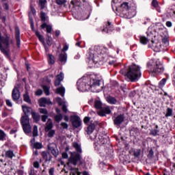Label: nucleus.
<instances>
[{
    "label": "nucleus",
    "mask_w": 175,
    "mask_h": 175,
    "mask_svg": "<svg viewBox=\"0 0 175 175\" xmlns=\"http://www.w3.org/2000/svg\"><path fill=\"white\" fill-rule=\"evenodd\" d=\"M127 79L131 81H137L142 77V72L140 71V66L133 64L129 67L128 72L124 75Z\"/></svg>",
    "instance_id": "f257e3e1"
},
{
    "label": "nucleus",
    "mask_w": 175,
    "mask_h": 175,
    "mask_svg": "<svg viewBox=\"0 0 175 175\" xmlns=\"http://www.w3.org/2000/svg\"><path fill=\"white\" fill-rule=\"evenodd\" d=\"M148 68L151 73H163L165 68L159 59L152 60L148 63Z\"/></svg>",
    "instance_id": "f03ea898"
},
{
    "label": "nucleus",
    "mask_w": 175,
    "mask_h": 175,
    "mask_svg": "<svg viewBox=\"0 0 175 175\" xmlns=\"http://www.w3.org/2000/svg\"><path fill=\"white\" fill-rule=\"evenodd\" d=\"M103 47H100V46L96 45L90 49V52L89 53V56L88 57V62L91 64L98 62V57H96V54H102V50Z\"/></svg>",
    "instance_id": "7ed1b4c3"
},
{
    "label": "nucleus",
    "mask_w": 175,
    "mask_h": 175,
    "mask_svg": "<svg viewBox=\"0 0 175 175\" xmlns=\"http://www.w3.org/2000/svg\"><path fill=\"white\" fill-rule=\"evenodd\" d=\"M77 163L83 165V157H81V153L70 152V157L68 159V165H74V166H76Z\"/></svg>",
    "instance_id": "20e7f679"
},
{
    "label": "nucleus",
    "mask_w": 175,
    "mask_h": 175,
    "mask_svg": "<svg viewBox=\"0 0 175 175\" xmlns=\"http://www.w3.org/2000/svg\"><path fill=\"white\" fill-rule=\"evenodd\" d=\"M90 79L87 77H82L79 79L77 83L78 90L81 92L88 91V90L91 89V86H90Z\"/></svg>",
    "instance_id": "39448f33"
},
{
    "label": "nucleus",
    "mask_w": 175,
    "mask_h": 175,
    "mask_svg": "<svg viewBox=\"0 0 175 175\" xmlns=\"http://www.w3.org/2000/svg\"><path fill=\"white\" fill-rule=\"evenodd\" d=\"M9 37L2 36V33L0 31V50L4 54L8 53V49H9Z\"/></svg>",
    "instance_id": "423d86ee"
},
{
    "label": "nucleus",
    "mask_w": 175,
    "mask_h": 175,
    "mask_svg": "<svg viewBox=\"0 0 175 175\" xmlns=\"http://www.w3.org/2000/svg\"><path fill=\"white\" fill-rule=\"evenodd\" d=\"M71 121L74 128H79V126H81V120L79 116H71Z\"/></svg>",
    "instance_id": "0eeeda50"
},
{
    "label": "nucleus",
    "mask_w": 175,
    "mask_h": 175,
    "mask_svg": "<svg viewBox=\"0 0 175 175\" xmlns=\"http://www.w3.org/2000/svg\"><path fill=\"white\" fill-rule=\"evenodd\" d=\"M149 47L152 49L153 51H156V53H159V51H161V49H162V45L160 42L154 43V42L152 40L149 44Z\"/></svg>",
    "instance_id": "6e6552de"
},
{
    "label": "nucleus",
    "mask_w": 175,
    "mask_h": 175,
    "mask_svg": "<svg viewBox=\"0 0 175 175\" xmlns=\"http://www.w3.org/2000/svg\"><path fill=\"white\" fill-rule=\"evenodd\" d=\"M89 85L90 88H98L100 85V81L98 79H90Z\"/></svg>",
    "instance_id": "1a4fd4ad"
},
{
    "label": "nucleus",
    "mask_w": 175,
    "mask_h": 175,
    "mask_svg": "<svg viewBox=\"0 0 175 175\" xmlns=\"http://www.w3.org/2000/svg\"><path fill=\"white\" fill-rule=\"evenodd\" d=\"M110 113H111V111L110 110V107H107L102 108L101 110L98 112V114L101 117H105L106 114H110Z\"/></svg>",
    "instance_id": "9d476101"
},
{
    "label": "nucleus",
    "mask_w": 175,
    "mask_h": 175,
    "mask_svg": "<svg viewBox=\"0 0 175 175\" xmlns=\"http://www.w3.org/2000/svg\"><path fill=\"white\" fill-rule=\"evenodd\" d=\"M48 148L49 150H50V151H51L53 155H54V157H58V149H57V147H55V145L54 144H51L48 146Z\"/></svg>",
    "instance_id": "9b49d317"
},
{
    "label": "nucleus",
    "mask_w": 175,
    "mask_h": 175,
    "mask_svg": "<svg viewBox=\"0 0 175 175\" xmlns=\"http://www.w3.org/2000/svg\"><path fill=\"white\" fill-rule=\"evenodd\" d=\"M31 146L33 148H36V150H40V148H43V145H42L40 142H35V138H33L31 141Z\"/></svg>",
    "instance_id": "f8f14e48"
},
{
    "label": "nucleus",
    "mask_w": 175,
    "mask_h": 175,
    "mask_svg": "<svg viewBox=\"0 0 175 175\" xmlns=\"http://www.w3.org/2000/svg\"><path fill=\"white\" fill-rule=\"evenodd\" d=\"M39 105L41 107H45L46 105H51V101L46 98H42L39 100Z\"/></svg>",
    "instance_id": "ddd939ff"
},
{
    "label": "nucleus",
    "mask_w": 175,
    "mask_h": 175,
    "mask_svg": "<svg viewBox=\"0 0 175 175\" xmlns=\"http://www.w3.org/2000/svg\"><path fill=\"white\" fill-rule=\"evenodd\" d=\"M12 99L13 100H18L20 99V92L17 88H14L12 90Z\"/></svg>",
    "instance_id": "4468645a"
},
{
    "label": "nucleus",
    "mask_w": 175,
    "mask_h": 175,
    "mask_svg": "<svg viewBox=\"0 0 175 175\" xmlns=\"http://www.w3.org/2000/svg\"><path fill=\"white\" fill-rule=\"evenodd\" d=\"M124 115H119L113 120V122L115 125H121L124 122Z\"/></svg>",
    "instance_id": "2eb2a0df"
},
{
    "label": "nucleus",
    "mask_w": 175,
    "mask_h": 175,
    "mask_svg": "<svg viewBox=\"0 0 175 175\" xmlns=\"http://www.w3.org/2000/svg\"><path fill=\"white\" fill-rule=\"evenodd\" d=\"M41 154L45 162H50V161H51L52 157L50 152L44 151Z\"/></svg>",
    "instance_id": "dca6fc26"
},
{
    "label": "nucleus",
    "mask_w": 175,
    "mask_h": 175,
    "mask_svg": "<svg viewBox=\"0 0 175 175\" xmlns=\"http://www.w3.org/2000/svg\"><path fill=\"white\" fill-rule=\"evenodd\" d=\"M21 122L23 126H25V125H29V118L28 116H24L21 117Z\"/></svg>",
    "instance_id": "f3484780"
},
{
    "label": "nucleus",
    "mask_w": 175,
    "mask_h": 175,
    "mask_svg": "<svg viewBox=\"0 0 175 175\" xmlns=\"http://www.w3.org/2000/svg\"><path fill=\"white\" fill-rule=\"evenodd\" d=\"M51 129H53V122L51 121V119H49L46 123L44 131L45 132H49V131H51Z\"/></svg>",
    "instance_id": "a211bd4d"
},
{
    "label": "nucleus",
    "mask_w": 175,
    "mask_h": 175,
    "mask_svg": "<svg viewBox=\"0 0 175 175\" xmlns=\"http://www.w3.org/2000/svg\"><path fill=\"white\" fill-rule=\"evenodd\" d=\"M72 147L75 148L78 154H81V152H83V150H81V145H80L79 143L73 142Z\"/></svg>",
    "instance_id": "6ab92c4d"
},
{
    "label": "nucleus",
    "mask_w": 175,
    "mask_h": 175,
    "mask_svg": "<svg viewBox=\"0 0 175 175\" xmlns=\"http://www.w3.org/2000/svg\"><path fill=\"white\" fill-rule=\"evenodd\" d=\"M150 39L151 38H150V35L148 34V38H146L144 36H140L139 42L140 43H142V44H147V43H148Z\"/></svg>",
    "instance_id": "aec40b11"
},
{
    "label": "nucleus",
    "mask_w": 175,
    "mask_h": 175,
    "mask_svg": "<svg viewBox=\"0 0 175 175\" xmlns=\"http://www.w3.org/2000/svg\"><path fill=\"white\" fill-rule=\"evenodd\" d=\"M71 3L76 5L77 6H82V5H85L87 1L85 0H73Z\"/></svg>",
    "instance_id": "412c9836"
},
{
    "label": "nucleus",
    "mask_w": 175,
    "mask_h": 175,
    "mask_svg": "<svg viewBox=\"0 0 175 175\" xmlns=\"http://www.w3.org/2000/svg\"><path fill=\"white\" fill-rule=\"evenodd\" d=\"M35 33L37 38H38L39 40L42 42L43 46H44L45 50H46V42H44V38L43 37V36L40 35V33L38 31H35Z\"/></svg>",
    "instance_id": "4be33fe9"
},
{
    "label": "nucleus",
    "mask_w": 175,
    "mask_h": 175,
    "mask_svg": "<svg viewBox=\"0 0 175 175\" xmlns=\"http://www.w3.org/2000/svg\"><path fill=\"white\" fill-rule=\"evenodd\" d=\"M120 10L122 13H125V12H128V10H129V5H128V3H123L120 5Z\"/></svg>",
    "instance_id": "5701e85b"
},
{
    "label": "nucleus",
    "mask_w": 175,
    "mask_h": 175,
    "mask_svg": "<svg viewBox=\"0 0 175 175\" xmlns=\"http://www.w3.org/2000/svg\"><path fill=\"white\" fill-rule=\"evenodd\" d=\"M22 109L23 111V113L27 116V114H29L31 111H32V108L27 106V105H22Z\"/></svg>",
    "instance_id": "b1692460"
},
{
    "label": "nucleus",
    "mask_w": 175,
    "mask_h": 175,
    "mask_svg": "<svg viewBox=\"0 0 175 175\" xmlns=\"http://www.w3.org/2000/svg\"><path fill=\"white\" fill-rule=\"evenodd\" d=\"M97 143L99 146H103V144H106V143H107V139H106L102 136H100V137H98V140Z\"/></svg>",
    "instance_id": "393cba45"
},
{
    "label": "nucleus",
    "mask_w": 175,
    "mask_h": 175,
    "mask_svg": "<svg viewBox=\"0 0 175 175\" xmlns=\"http://www.w3.org/2000/svg\"><path fill=\"white\" fill-rule=\"evenodd\" d=\"M5 157L6 158H10V159H12V158L16 157V154H14L13 150H10L5 152Z\"/></svg>",
    "instance_id": "a878e982"
},
{
    "label": "nucleus",
    "mask_w": 175,
    "mask_h": 175,
    "mask_svg": "<svg viewBox=\"0 0 175 175\" xmlns=\"http://www.w3.org/2000/svg\"><path fill=\"white\" fill-rule=\"evenodd\" d=\"M94 129H95V124H92L88 126V127L86 129L85 131H86L88 135H91V133H92V132H94Z\"/></svg>",
    "instance_id": "bb28decb"
},
{
    "label": "nucleus",
    "mask_w": 175,
    "mask_h": 175,
    "mask_svg": "<svg viewBox=\"0 0 175 175\" xmlns=\"http://www.w3.org/2000/svg\"><path fill=\"white\" fill-rule=\"evenodd\" d=\"M107 102L111 105H116V103H117V100L112 96H108L107 97Z\"/></svg>",
    "instance_id": "cd10ccee"
},
{
    "label": "nucleus",
    "mask_w": 175,
    "mask_h": 175,
    "mask_svg": "<svg viewBox=\"0 0 175 175\" xmlns=\"http://www.w3.org/2000/svg\"><path fill=\"white\" fill-rule=\"evenodd\" d=\"M25 133H31V128L30 124H26L23 126Z\"/></svg>",
    "instance_id": "c85d7f7f"
},
{
    "label": "nucleus",
    "mask_w": 175,
    "mask_h": 175,
    "mask_svg": "<svg viewBox=\"0 0 175 175\" xmlns=\"http://www.w3.org/2000/svg\"><path fill=\"white\" fill-rule=\"evenodd\" d=\"M57 94H59L62 96L65 95V88L61 87L57 89L56 90Z\"/></svg>",
    "instance_id": "c756f323"
},
{
    "label": "nucleus",
    "mask_w": 175,
    "mask_h": 175,
    "mask_svg": "<svg viewBox=\"0 0 175 175\" xmlns=\"http://www.w3.org/2000/svg\"><path fill=\"white\" fill-rule=\"evenodd\" d=\"M94 107L97 110H100V109H102V102H100V100H96L94 102Z\"/></svg>",
    "instance_id": "7c9ffc66"
},
{
    "label": "nucleus",
    "mask_w": 175,
    "mask_h": 175,
    "mask_svg": "<svg viewBox=\"0 0 175 175\" xmlns=\"http://www.w3.org/2000/svg\"><path fill=\"white\" fill-rule=\"evenodd\" d=\"M44 92L46 94V96L50 95V87L47 85H43L42 86Z\"/></svg>",
    "instance_id": "2f4dec72"
},
{
    "label": "nucleus",
    "mask_w": 175,
    "mask_h": 175,
    "mask_svg": "<svg viewBox=\"0 0 175 175\" xmlns=\"http://www.w3.org/2000/svg\"><path fill=\"white\" fill-rule=\"evenodd\" d=\"M48 62L51 65H53L55 62V57L53 56V55H49Z\"/></svg>",
    "instance_id": "473e14b6"
},
{
    "label": "nucleus",
    "mask_w": 175,
    "mask_h": 175,
    "mask_svg": "<svg viewBox=\"0 0 175 175\" xmlns=\"http://www.w3.org/2000/svg\"><path fill=\"white\" fill-rule=\"evenodd\" d=\"M59 61L62 62L63 64L66 62V55L65 54H60L59 55Z\"/></svg>",
    "instance_id": "72a5a7b5"
},
{
    "label": "nucleus",
    "mask_w": 175,
    "mask_h": 175,
    "mask_svg": "<svg viewBox=\"0 0 175 175\" xmlns=\"http://www.w3.org/2000/svg\"><path fill=\"white\" fill-rule=\"evenodd\" d=\"M62 118H64L62 114L56 115L55 116V121H56V122H59V121H62Z\"/></svg>",
    "instance_id": "f704fd0d"
},
{
    "label": "nucleus",
    "mask_w": 175,
    "mask_h": 175,
    "mask_svg": "<svg viewBox=\"0 0 175 175\" xmlns=\"http://www.w3.org/2000/svg\"><path fill=\"white\" fill-rule=\"evenodd\" d=\"M121 0H112V8L114 9V6L116 8H118V3H120Z\"/></svg>",
    "instance_id": "c9c22d12"
},
{
    "label": "nucleus",
    "mask_w": 175,
    "mask_h": 175,
    "mask_svg": "<svg viewBox=\"0 0 175 175\" xmlns=\"http://www.w3.org/2000/svg\"><path fill=\"white\" fill-rule=\"evenodd\" d=\"M24 101L27 102V103H31V98H29V96L28 95V93H26L23 95Z\"/></svg>",
    "instance_id": "e433bc0d"
},
{
    "label": "nucleus",
    "mask_w": 175,
    "mask_h": 175,
    "mask_svg": "<svg viewBox=\"0 0 175 175\" xmlns=\"http://www.w3.org/2000/svg\"><path fill=\"white\" fill-rule=\"evenodd\" d=\"M15 38L18 40L20 39V29L18 27L15 28Z\"/></svg>",
    "instance_id": "4c0bfd02"
},
{
    "label": "nucleus",
    "mask_w": 175,
    "mask_h": 175,
    "mask_svg": "<svg viewBox=\"0 0 175 175\" xmlns=\"http://www.w3.org/2000/svg\"><path fill=\"white\" fill-rule=\"evenodd\" d=\"M173 116V110L170 108L167 109V113L165 114V117H172Z\"/></svg>",
    "instance_id": "58836bf2"
},
{
    "label": "nucleus",
    "mask_w": 175,
    "mask_h": 175,
    "mask_svg": "<svg viewBox=\"0 0 175 175\" xmlns=\"http://www.w3.org/2000/svg\"><path fill=\"white\" fill-rule=\"evenodd\" d=\"M70 175H81V172H79L78 169H75L71 170Z\"/></svg>",
    "instance_id": "ea45409f"
},
{
    "label": "nucleus",
    "mask_w": 175,
    "mask_h": 175,
    "mask_svg": "<svg viewBox=\"0 0 175 175\" xmlns=\"http://www.w3.org/2000/svg\"><path fill=\"white\" fill-rule=\"evenodd\" d=\"M38 126H34L33 129V136L36 137L38 136Z\"/></svg>",
    "instance_id": "a19ab883"
},
{
    "label": "nucleus",
    "mask_w": 175,
    "mask_h": 175,
    "mask_svg": "<svg viewBox=\"0 0 175 175\" xmlns=\"http://www.w3.org/2000/svg\"><path fill=\"white\" fill-rule=\"evenodd\" d=\"M55 135V130H49L48 133V137H53Z\"/></svg>",
    "instance_id": "79ce46f5"
},
{
    "label": "nucleus",
    "mask_w": 175,
    "mask_h": 175,
    "mask_svg": "<svg viewBox=\"0 0 175 175\" xmlns=\"http://www.w3.org/2000/svg\"><path fill=\"white\" fill-rule=\"evenodd\" d=\"M166 81H167V79L163 78L160 82H159V87L160 88H162V87H163V85H165V84H166Z\"/></svg>",
    "instance_id": "37998d69"
},
{
    "label": "nucleus",
    "mask_w": 175,
    "mask_h": 175,
    "mask_svg": "<svg viewBox=\"0 0 175 175\" xmlns=\"http://www.w3.org/2000/svg\"><path fill=\"white\" fill-rule=\"evenodd\" d=\"M40 1V5L41 6V9H44V5L47 3V1L46 0H39Z\"/></svg>",
    "instance_id": "c03bdc74"
},
{
    "label": "nucleus",
    "mask_w": 175,
    "mask_h": 175,
    "mask_svg": "<svg viewBox=\"0 0 175 175\" xmlns=\"http://www.w3.org/2000/svg\"><path fill=\"white\" fill-rule=\"evenodd\" d=\"M5 137H6V134L2 130H0V140H3Z\"/></svg>",
    "instance_id": "a18cd8bd"
},
{
    "label": "nucleus",
    "mask_w": 175,
    "mask_h": 175,
    "mask_svg": "<svg viewBox=\"0 0 175 175\" xmlns=\"http://www.w3.org/2000/svg\"><path fill=\"white\" fill-rule=\"evenodd\" d=\"M31 114H32V117H33V120H35L36 121H39L40 118H39V116H38L36 113L32 112Z\"/></svg>",
    "instance_id": "49530a36"
},
{
    "label": "nucleus",
    "mask_w": 175,
    "mask_h": 175,
    "mask_svg": "<svg viewBox=\"0 0 175 175\" xmlns=\"http://www.w3.org/2000/svg\"><path fill=\"white\" fill-rule=\"evenodd\" d=\"M57 102L59 106H62L65 103V102L62 101V99L61 98H57Z\"/></svg>",
    "instance_id": "de8ad7c7"
},
{
    "label": "nucleus",
    "mask_w": 175,
    "mask_h": 175,
    "mask_svg": "<svg viewBox=\"0 0 175 175\" xmlns=\"http://www.w3.org/2000/svg\"><path fill=\"white\" fill-rule=\"evenodd\" d=\"M56 79H57V80H61L62 81V80H64V73L61 72L56 77Z\"/></svg>",
    "instance_id": "09e8293b"
},
{
    "label": "nucleus",
    "mask_w": 175,
    "mask_h": 175,
    "mask_svg": "<svg viewBox=\"0 0 175 175\" xmlns=\"http://www.w3.org/2000/svg\"><path fill=\"white\" fill-rule=\"evenodd\" d=\"M40 113H41V114H44V115H47V109H39Z\"/></svg>",
    "instance_id": "8fccbe9b"
},
{
    "label": "nucleus",
    "mask_w": 175,
    "mask_h": 175,
    "mask_svg": "<svg viewBox=\"0 0 175 175\" xmlns=\"http://www.w3.org/2000/svg\"><path fill=\"white\" fill-rule=\"evenodd\" d=\"M61 126L63 128V129H68V124L67 123H65V122H62L61 123Z\"/></svg>",
    "instance_id": "3c124183"
},
{
    "label": "nucleus",
    "mask_w": 175,
    "mask_h": 175,
    "mask_svg": "<svg viewBox=\"0 0 175 175\" xmlns=\"http://www.w3.org/2000/svg\"><path fill=\"white\" fill-rule=\"evenodd\" d=\"M40 17L42 21H46V14L44 12L40 13Z\"/></svg>",
    "instance_id": "603ef678"
},
{
    "label": "nucleus",
    "mask_w": 175,
    "mask_h": 175,
    "mask_svg": "<svg viewBox=\"0 0 175 175\" xmlns=\"http://www.w3.org/2000/svg\"><path fill=\"white\" fill-rule=\"evenodd\" d=\"M159 131L157 130V129H153L151 130V133L153 136H157V135H158Z\"/></svg>",
    "instance_id": "864d4df0"
},
{
    "label": "nucleus",
    "mask_w": 175,
    "mask_h": 175,
    "mask_svg": "<svg viewBox=\"0 0 175 175\" xmlns=\"http://www.w3.org/2000/svg\"><path fill=\"white\" fill-rule=\"evenodd\" d=\"M3 8L4 10H9V4L8 3H3Z\"/></svg>",
    "instance_id": "5fc2aeb1"
},
{
    "label": "nucleus",
    "mask_w": 175,
    "mask_h": 175,
    "mask_svg": "<svg viewBox=\"0 0 175 175\" xmlns=\"http://www.w3.org/2000/svg\"><path fill=\"white\" fill-rule=\"evenodd\" d=\"M52 29H53V27H51V25H48V26L46 27V32L48 33H51Z\"/></svg>",
    "instance_id": "6e6d98bb"
},
{
    "label": "nucleus",
    "mask_w": 175,
    "mask_h": 175,
    "mask_svg": "<svg viewBox=\"0 0 175 175\" xmlns=\"http://www.w3.org/2000/svg\"><path fill=\"white\" fill-rule=\"evenodd\" d=\"M152 6H154V8H158V1L157 0H153L152 1Z\"/></svg>",
    "instance_id": "4d7b16f0"
},
{
    "label": "nucleus",
    "mask_w": 175,
    "mask_h": 175,
    "mask_svg": "<svg viewBox=\"0 0 175 175\" xmlns=\"http://www.w3.org/2000/svg\"><path fill=\"white\" fill-rule=\"evenodd\" d=\"M61 81H61L60 79H57L56 78V80H55V85L56 87H58V85H61Z\"/></svg>",
    "instance_id": "13d9d810"
},
{
    "label": "nucleus",
    "mask_w": 175,
    "mask_h": 175,
    "mask_svg": "<svg viewBox=\"0 0 175 175\" xmlns=\"http://www.w3.org/2000/svg\"><path fill=\"white\" fill-rule=\"evenodd\" d=\"M36 95L37 96H40V95H42V94H43V91H42V90H38L36 92H35Z\"/></svg>",
    "instance_id": "bf43d9fd"
},
{
    "label": "nucleus",
    "mask_w": 175,
    "mask_h": 175,
    "mask_svg": "<svg viewBox=\"0 0 175 175\" xmlns=\"http://www.w3.org/2000/svg\"><path fill=\"white\" fill-rule=\"evenodd\" d=\"M49 118V115L47 114V115H43L42 116V121L43 122H46V120H47V118Z\"/></svg>",
    "instance_id": "052dcab7"
},
{
    "label": "nucleus",
    "mask_w": 175,
    "mask_h": 175,
    "mask_svg": "<svg viewBox=\"0 0 175 175\" xmlns=\"http://www.w3.org/2000/svg\"><path fill=\"white\" fill-rule=\"evenodd\" d=\"M6 105L8 106V107H12L13 106V104L12 103V101L10 100H6Z\"/></svg>",
    "instance_id": "680f3d73"
},
{
    "label": "nucleus",
    "mask_w": 175,
    "mask_h": 175,
    "mask_svg": "<svg viewBox=\"0 0 175 175\" xmlns=\"http://www.w3.org/2000/svg\"><path fill=\"white\" fill-rule=\"evenodd\" d=\"M40 165L39 164V162L35 161L33 163V167H36V169H39Z\"/></svg>",
    "instance_id": "e2e57ef3"
},
{
    "label": "nucleus",
    "mask_w": 175,
    "mask_h": 175,
    "mask_svg": "<svg viewBox=\"0 0 175 175\" xmlns=\"http://www.w3.org/2000/svg\"><path fill=\"white\" fill-rule=\"evenodd\" d=\"M47 37L49 38L46 40V43L48 46H51V38H50V36L49 34L47 35Z\"/></svg>",
    "instance_id": "0e129e2a"
},
{
    "label": "nucleus",
    "mask_w": 175,
    "mask_h": 175,
    "mask_svg": "<svg viewBox=\"0 0 175 175\" xmlns=\"http://www.w3.org/2000/svg\"><path fill=\"white\" fill-rule=\"evenodd\" d=\"M56 2L58 5H63V3H65L66 0H56Z\"/></svg>",
    "instance_id": "69168bd1"
},
{
    "label": "nucleus",
    "mask_w": 175,
    "mask_h": 175,
    "mask_svg": "<svg viewBox=\"0 0 175 175\" xmlns=\"http://www.w3.org/2000/svg\"><path fill=\"white\" fill-rule=\"evenodd\" d=\"M162 42L163 43H164V44H166V45L169 44V40H167V38H163Z\"/></svg>",
    "instance_id": "338daca9"
},
{
    "label": "nucleus",
    "mask_w": 175,
    "mask_h": 175,
    "mask_svg": "<svg viewBox=\"0 0 175 175\" xmlns=\"http://www.w3.org/2000/svg\"><path fill=\"white\" fill-rule=\"evenodd\" d=\"M50 175H54V168H51L49 171Z\"/></svg>",
    "instance_id": "774afa93"
}]
</instances>
